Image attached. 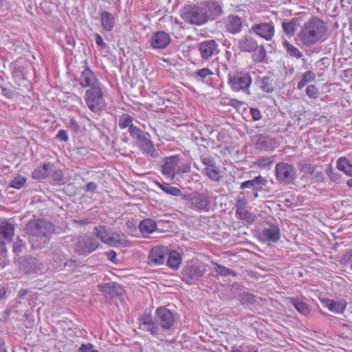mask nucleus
<instances>
[{"label": "nucleus", "instance_id": "59", "mask_svg": "<svg viewBox=\"0 0 352 352\" xmlns=\"http://www.w3.org/2000/svg\"><path fill=\"white\" fill-rule=\"evenodd\" d=\"M200 160L203 164H204L206 167L212 166V165L216 164L214 159L211 157H206L201 155Z\"/></svg>", "mask_w": 352, "mask_h": 352}, {"label": "nucleus", "instance_id": "6", "mask_svg": "<svg viewBox=\"0 0 352 352\" xmlns=\"http://www.w3.org/2000/svg\"><path fill=\"white\" fill-rule=\"evenodd\" d=\"M206 271V266L203 263L188 262L181 271L182 279L186 284L191 285L195 281L201 280Z\"/></svg>", "mask_w": 352, "mask_h": 352}, {"label": "nucleus", "instance_id": "20", "mask_svg": "<svg viewBox=\"0 0 352 352\" xmlns=\"http://www.w3.org/2000/svg\"><path fill=\"white\" fill-rule=\"evenodd\" d=\"M226 31L230 34H236L242 30V20L241 17L234 14H230L225 21Z\"/></svg>", "mask_w": 352, "mask_h": 352}, {"label": "nucleus", "instance_id": "17", "mask_svg": "<svg viewBox=\"0 0 352 352\" xmlns=\"http://www.w3.org/2000/svg\"><path fill=\"white\" fill-rule=\"evenodd\" d=\"M199 50L203 59H208L218 53V44L214 40H208L199 43Z\"/></svg>", "mask_w": 352, "mask_h": 352}, {"label": "nucleus", "instance_id": "26", "mask_svg": "<svg viewBox=\"0 0 352 352\" xmlns=\"http://www.w3.org/2000/svg\"><path fill=\"white\" fill-rule=\"evenodd\" d=\"M262 237L267 241L276 243L280 239V230L277 225H270L262 232Z\"/></svg>", "mask_w": 352, "mask_h": 352}, {"label": "nucleus", "instance_id": "22", "mask_svg": "<svg viewBox=\"0 0 352 352\" xmlns=\"http://www.w3.org/2000/svg\"><path fill=\"white\" fill-rule=\"evenodd\" d=\"M170 41L169 34L163 31H160L152 36L151 44L153 48L164 49L167 47Z\"/></svg>", "mask_w": 352, "mask_h": 352}, {"label": "nucleus", "instance_id": "47", "mask_svg": "<svg viewBox=\"0 0 352 352\" xmlns=\"http://www.w3.org/2000/svg\"><path fill=\"white\" fill-rule=\"evenodd\" d=\"M129 132L131 136L138 140V142L141 140L144 135V133L136 126H130V129H129Z\"/></svg>", "mask_w": 352, "mask_h": 352}, {"label": "nucleus", "instance_id": "8", "mask_svg": "<svg viewBox=\"0 0 352 352\" xmlns=\"http://www.w3.org/2000/svg\"><path fill=\"white\" fill-rule=\"evenodd\" d=\"M183 199L187 201L188 206L197 212H208L211 202L210 197L206 193L192 192L185 195Z\"/></svg>", "mask_w": 352, "mask_h": 352}, {"label": "nucleus", "instance_id": "46", "mask_svg": "<svg viewBox=\"0 0 352 352\" xmlns=\"http://www.w3.org/2000/svg\"><path fill=\"white\" fill-rule=\"evenodd\" d=\"M27 179L25 177L18 175L14 177L10 184V186L16 189H21L25 184Z\"/></svg>", "mask_w": 352, "mask_h": 352}, {"label": "nucleus", "instance_id": "10", "mask_svg": "<svg viewBox=\"0 0 352 352\" xmlns=\"http://www.w3.org/2000/svg\"><path fill=\"white\" fill-rule=\"evenodd\" d=\"M155 319L164 330L170 329L175 322L173 314L164 307H158L155 311Z\"/></svg>", "mask_w": 352, "mask_h": 352}, {"label": "nucleus", "instance_id": "35", "mask_svg": "<svg viewBox=\"0 0 352 352\" xmlns=\"http://www.w3.org/2000/svg\"><path fill=\"white\" fill-rule=\"evenodd\" d=\"M291 303L298 310V311L304 316H307L309 314L310 309L306 302L298 298H293L291 300Z\"/></svg>", "mask_w": 352, "mask_h": 352}, {"label": "nucleus", "instance_id": "41", "mask_svg": "<svg viewBox=\"0 0 352 352\" xmlns=\"http://www.w3.org/2000/svg\"><path fill=\"white\" fill-rule=\"evenodd\" d=\"M24 267L28 272H36L39 268L38 261L34 257L26 258Z\"/></svg>", "mask_w": 352, "mask_h": 352}, {"label": "nucleus", "instance_id": "39", "mask_svg": "<svg viewBox=\"0 0 352 352\" xmlns=\"http://www.w3.org/2000/svg\"><path fill=\"white\" fill-rule=\"evenodd\" d=\"M315 78L316 75L312 71H307L305 72L302 74L300 80L298 83L297 88L298 89H302L305 85L314 80Z\"/></svg>", "mask_w": 352, "mask_h": 352}, {"label": "nucleus", "instance_id": "25", "mask_svg": "<svg viewBox=\"0 0 352 352\" xmlns=\"http://www.w3.org/2000/svg\"><path fill=\"white\" fill-rule=\"evenodd\" d=\"M267 181L261 175L255 177L251 180L242 182L240 186L241 189L252 188L253 190H261L262 187L266 186Z\"/></svg>", "mask_w": 352, "mask_h": 352}, {"label": "nucleus", "instance_id": "60", "mask_svg": "<svg viewBox=\"0 0 352 352\" xmlns=\"http://www.w3.org/2000/svg\"><path fill=\"white\" fill-rule=\"evenodd\" d=\"M56 138L61 140V141H63L65 142H67L68 140H69V137L67 135V133L65 130L64 129H61L60 130L57 135H56Z\"/></svg>", "mask_w": 352, "mask_h": 352}, {"label": "nucleus", "instance_id": "23", "mask_svg": "<svg viewBox=\"0 0 352 352\" xmlns=\"http://www.w3.org/2000/svg\"><path fill=\"white\" fill-rule=\"evenodd\" d=\"M14 226L7 221L0 223V241L11 242L14 235Z\"/></svg>", "mask_w": 352, "mask_h": 352}, {"label": "nucleus", "instance_id": "3", "mask_svg": "<svg viewBox=\"0 0 352 352\" xmlns=\"http://www.w3.org/2000/svg\"><path fill=\"white\" fill-rule=\"evenodd\" d=\"M252 82V77L247 72L236 70L228 73V84L232 91L250 95V87Z\"/></svg>", "mask_w": 352, "mask_h": 352}, {"label": "nucleus", "instance_id": "42", "mask_svg": "<svg viewBox=\"0 0 352 352\" xmlns=\"http://www.w3.org/2000/svg\"><path fill=\"white\" fill-rule=\"evenodd\" d=\"M12 76L14 79V81L18 83L19 86L23 85L26 86L27 80L25 77L23 72L19 68H14L12 72Z\"/></svg>", "mask_w": 352, "mask_h": 352}, {"label": "nucleus", "instance_id": "2", "mask_svg": "<svg viewBox=\"0 0 352 352\" xmlns=\"http://www.w3.org/2000/svg\"><path fill=\"white\" fill-rule=\"evenodd\" d=\"M326 31L323 21L315 16L303 24L298 36L304 45L309 47L320 41Z\"/></svg>", "mask_w": 352, "mask_h": 352}, {"label": "nucleus", "instance_id": "55", "mask_svg": "<svg viewBox=\"0 0 352 352\" xmlns=\"http://www.w3.org/2000/svg\"><path fill=\"white\" fill-rule=\"evenodd\" d=\"M52 177L54 181L58 183H63L64 182V175L63 172L60 170H54L52 175Z\"/></svg>", "mask_w": 352, "mask_h": 352}, {"label": "nucleus", "instance_id": "50", "mask_svg": "<svg viewBox=\"0 0 352 352\" xmlns=\"http://www.w3.org/2000/svg\"><path fill=\"white\" fill-rule=\"evenodd\" d=\"M274 162V160L269 157H263L258 158L256 162V164L260 167L265 168L271 166Z\"/></svg>", "mask_w": 352, "mask_h": 352}, {"label": "nucleus", "instance_id": "13", "mask_svg": "<svg viewBox=\"0 0 352 352\" xmlns=\"http://www.w3.org/2000/svg\"><path fill=\"white\" fill-rule=\"evenodd\" d=\"M247 200L243 197H238L234 207L236 208V216L241 220L252 223L254 221V217L246 210Z\"/></svg>", "mask_w": 352, "mask_h": 352}, {"label": "nucleus", "instance_id": "9", "mask_svg": "<svg viewBox=\"0 0 352 352\" xmlns=\"http://www.w3.org/2000/svg\"><path fill=\"white\" fill-rule=\"evenodd\" d=\"M275 175L280 183L293 184L296 179V170L290 164L278 162L276 165Z\"/></svg>", "mask_w": 352, "mask_h": 352}, {"label": "nucleus", "instance_id": "51", "mask_svg": "<svg viewBox=\"0 0 352 352\" xmlns=\"http://www.w3.org/2000/svg\"><path fill=\"white\" fill-rule=\"evenodd\" d=\"M25 243L19 237H17L13 244V252L16 254H19L25 248Z\"/></svg>", "mask_w": 352, "mask_h": 352}, {"label": "nucleus", "instance_id": "18", "mask_svg": "<svg viewBox=\"0 0 352 352\" xmlns=\"http://www.w3.org/2000/svg\"><path fill=\"white\" fill-rule=\"evenodd\" d=\"M80 84L82 87H92L95 85H100L98 79L96 78L95 74L91 70L89 67L81 72L80 77Z\"/></svg>", "mask_w": 352, "mask_h": 352}, {"label": "nucleus", "instance_id": "31", "mask_svg": "<svg viewBox=\"0 0 352 352\" xmlns=\"http://www.w3.org/2000/svg\"><path fill=\"white\" fill-rule=\"evenodd\" d=\"M282 45L285 50L287 56L296 59L301 58L303 56L302 52L300 51L298 47L291 44L288 41L285 39L283 40Z\"/></svg>", "mask_w": 352, "mask_h": 352}, {"label": "nucleus", "instance_id": "30", "mask_svg": "<svg viewBox=\"0 0 352 352\" xmlns=\"http://www.w3.org/2000/svg\"><path fill=\"white\" fill-rule=\"evenodd\" d=\"M283 30L289 37L294 36L299 26V19L294 18L287 21H283L281 24Z\"/></svg>", "mask_w": 352, "mask_h": 352}, {"label": "nucleus", "instance_id": "14", "mask_svg": "<svg viewBox=\"0 0 352 352\" xmlns=\"http://www.w3.org/2000/svg\"><path fill=\"white\" fill-rule=\"evenodd\" d=\"M100 291L108 300L122 296L124 292L123 287L120 284L115 282L108 283L101 286Z\"/></svg>", "mask_w": 352, "mask_h": 352}, {"label": "nucleus", "instance_id": "54", "mask_svg": "<svg viewBox=\"0 0 352 352\" xmlns=\"http://www.w3.org/2000/svg\"><path fill=\"white\" fill-rule=\"evenodd\" d=\"M300 170L305 174H311L314 173L315 166L306 162H302L299 166Z\"/></svg>", "mask_w": 352, "mask_h": 352}, {"label": "nucleus", "instance_id": "38", "mask_svg": "<svg viewBox=\"0 0 352 352\" xmlns=\"http://www.w3.org/2000/svg\"><path fill=\"white\" fill-rule=\"evenodd\" d=\"M206 175L212 181H219L221 177L219 175L220 170L217 164L212 165V166H208L205 168Z\"/></svg>", "mask_w": 352, "mask_h": 352}, {"label": "nucleus", "instance_id": "53", "mask_svg": "<svg viewBox=\"0 0 352 352\" xmlns=\"http://www.w3.org/2000/svg\"><path fill=\"white\" fill-rule=\"evenodd\" d=\"M306 94L311 98H317L318 97V89L314 85H308L306 88Z\"/></svg>", "mask_w": 352, "mask_h": 352}, {"label": "nucleus", "instance_id": "11", "mask_svg": "<svg viewBox=\"0 0 352 352\" xmlns=\"http://www.w3.org/2000/svg\"><path fill=\"white\" fill-rule=\"evenodd\" d=\"M250 33L264 38L266 41H271L275 34L274 25L272 22H263L253 25L249 30Z\"/></svg>", "mask_w": 352, "mask_h": 352}, {"label": "nucleus", "instance_id": "61", "mask_svg": "<svg viewBox=\"0 0 352 352\" xmlns=\"http://www.w3.org/2000/svg\"><path fill=\"white\" fill-rule=\"evenodd\" d=\"M250 114L254 120H259L261 118V113L259 109L256 108L250 109Z\"/></svg>", "mask_w": 352, "mask_h": 352}, {"label": "nucleus", "instance_id": "44", "mask_svg": "<svg viewBox=\"0 0 352 352\" xmlns=\"http://www.w3.org/2000/svg\"><path fill=\"white\" fill-rule=\"evenodd\" d=\"M7 242L0 241V265L5 267L9 263V259L7 256V248L6 243Z\"/></svg>", "mask_w": 352, "mask_h": 352}, {"label": "nucleus", "instance_id": "45", "mask_svg": "<svg viewBox=\"0 0 352 352\" xmlns=\"http://www.w3.org/2000/svg\"><path fill=\"white\" fill-rule=\"evenodd\" d=\"M133 118L131 116L123 114L119 119V126L120 129H126V127L130 129V126H133Z\"/></svg>", "mask_w": 352, "mask_h": 352}, {"label": "nucleus", "instance_id": "19", "mask_svg": "<svg viewBox=\"0 0 352 352\" xmlns=\"http://www.w3.org/2000/svg\"><path fill=\"white\" fill-rule=\"evenodd\" d=\"M179 161V159L177 155L166 157L164 159V162L162 166V174L166 177L173 179L175 175L174 170L176 166L178 164Z\"/></svg>", "mask_w": 352, "mask_h": 352}, {"label": "nucleus", "instance_id": "24", "mask_svg": "<svg viewBox=\"0 0 352 352\" xmlns=\"http://www.w3.org/2000/svg\"><path fill=\"white\" fill-rule=\"evenodd\" d=\"M138 145L143 153H146L153 158L159 156V153L155 149L153 142L147 138L146 135L138 141Z\"/></svg>", "mask_w": 352, "mask_h": 352}, {"label": "nucleus", "instance_id": "16", "mask_svg": "<svg viewBox=\"0 0 352 352\" xmlns=\"http://www.w3.org/2000/svg\"><path fill=\"white\" fill-rule=\"evenodd\" d=\"M140 320L143 326L142 329L144 331H149L153 336H157L160 334L161 329L155 319L151 314H143L140 318Z\"/></svg>", "mask_w": 352, "mask_h": 352}, {"label": "nucleus", "instance_id": "7", "mask_svg": "<svg viewBox=\"0 0 352 352\" xmlns=\"http://www.w3.org/2000/svg\"><path fill=\"white\" fill-rule=\"evenodd\" d=\"M85 101L92 112H98L105 106L101 85H95L85 91Z\"/></svg>", "mask_w": 352, "mask_h": 352}, {"label": "nucleus", "instance_id": "34", "mask_svg": "<svg viewBox=\"0 0 352 352\" xmlns=\"http://www.w3.org/2000/svg\"><path fill=\"white\" fill-rule=\"evenodd\" d=\"M167 265L173 268L177 269L181 263L180 254L176 251L168 252Z\"/></svg>", "mask_w": 352, "mask_h": 352}, {"label": "nucleus", "instance_id": "58", "mask_svg": "<svg viewBox=\"0 0 352 352\" xmlns=\"http://www.w3.org/2000/svg\"><path fill=\"white\" fill-rule=\"evenodd\" d=\"M32 177L36 179H42L47 177L46 173L41 170V167L36 168L32 173Z\"/></svg>", "mask_w": 352, "mask_h": 352}, {"label": "nucleus", "instance_id": "52", "mask_svg": "<svg viewBox=\"0 0 352 352\" xmlns=\"http://www.w3.org/2000/svg\"><path fill=\"white\" fill-rule=\"evenodd\" d=\"M326 173L329 176V179L334 182L339 183L340 181V175L336 173L333 168L329 165L328 168L326 170Z\"/></svg>", "mask_w": 352, "mask_h": 352}, {"label": "nucleus", "instance_id": "4", "mask_svg": "<svg viewBox=\"0 0 352 352\" xmlns=\"http://www.w3.org/2000/svg\"><path fill=\"white\" fill-rule=\"evenodd\" d=\"M182 19L188 23L195 25H201L208 21L206 10L196 5L185 6L181 13Z\"/></svg>", "mask_w": 352, "mask_h": 352}, {"label": "nucleus", "instance_id": "33", "mask_svg": "<svg viewBox=\"0 0 352 352\" xmlns=\"http://www.w3.org/2000/svg\"><path fill=\"white\" fill-rule=\"evenodd\" d=\"M260 87L263 91L272 93L274 90L275 82L270 76H264L260 80Z\"/></svg>", "mask_w": 352, "mask_h": 352}, {"label": "nucleus", "instance_id": "43", "mask_svg": "<svg viewBox=\"0 0 352 352\" xmlns=\"http://www.w3.org/2000/svg\"><path fill=\"white\" fill-rule=\"evenodd\" d=\"M213 264L216 266L215 272L218 273L219 275L222 276H236V272L222 265H220L217 263H213Z\"/></svg>", "mask_w": 352, "mask_h": 352}, {"label": "nucleus", "instance_id": "48", "mask_svg": "<svg viewBox=\"0 0 352 352\" xmlns=\"http://www.w3.org/2000/svg\"><path fill=\"white\" fill-rule=\"evenodd\" d=\"M349 162L346 157H340L337 160V168L346 175V170L350 166Z\"/></svg>", "mask_w": 352, "mask_h": 352}, {"label": "nucleus", "instance_id": "40", "mask_svg": "<svg viewBox=\"0 0 352 352\" xmlns=\"http://www.w3.org/2000/svg\"><path fill=\"white\" fill-rule=\"evenodd\" d=\"M157 185L166 194L171 195L173 196H180L182 195V191L179 188L175 186H172L168 184H162L157 182Z\"/></svg>", "mask_w": 352, "mask_h": 352}, {"label": "nucleus", "instance_id": "36", "mask_svg": "<svg viewBox=\"0 0 352 352\" xmlns=\"http://www.w3.org/2000/svg\"><path fill=\"white\" fill-rule=\"evenodd\" d=\"M240 302L245 306L252 305L256 303V296L249 292H242L239 295Z\"/></svg>", "mask_w": 352, "mask_h": 352}, {"label": "nucleus", "instance_id": "1", "mask_svg": "<svg viewBox=\"0 0 352 352\" xmlns=\"http://www.w3.org/2000/svg\"><path fill=\"white\" fill-rule=\"evenodd\" d=\"M29 236V241L33 249L43 248L50 241L52 234L54 232V225L44 219L29 221L25 228Z\"/></svg>", "mask_w": 352, "mask_h": 352}, {"label": "nucleus", "instance_id": "28", "mask_svg": "<svg viewBox=\"0 0 352 352\" xmlns=\"http://www.w3.org/2000/svg\"><path fill=\"white\" fill-rule=\"evenodd\" d=\"M206 7L212 19L217 18L223 14V9L219 2L215 1H204L201 3Z\"/></svg>", "mask_w": 352, "mask_h": 352}, {"label": "nucleus", "instance_id": "32", "mask_svg": "<svg viewBox=\"0 0 352 352\" xmlns=\"http://www.w3.org/2000/svg\"><path fill=\"white\" fill-rule=\"evenodd\" d=\"M139 228L143 234H151L157 230V223L151 219H145L140 222Z\"/></svg>", "mask_w": 352, "mask_h": 352}, {"label": "nucleus", "instance_id": "29", "mask_svg": "<svg viewBox=\"0 0 352 352\" xmlns=\"http://www.w3.org/2000/svg\"><path fill=\"white\" fill-rule=\"evenodd\" d=\"M100 16L102 28L107 32L112 31L116 24V19L113 14L109 12L102 11Z\"/></svg>", "mask_w": 352, "mask_h": 352}, {"label": "nucleus", "instance_id": "27", "mask_svg": "<svg viewBox=\"0 0 352 352\" xmlns=\"http://www.w3.org/2000/svg\"><path fill=\"white\" fill-rule=\"evenodd\" d=\"M275 142L269 136L258 135L256 136L255 146L259 150L270 151L274 147Z\"/></svg>", "mask_w": 352, "mask_h": 352}, {"label": "nucleus", "instance_id": "15", "mask_svg": "<svg viewBox=\"0 0 352 352\" xmlns=\"http://www.w3.org/2000/svg\"><path fill=\"white\" fill-rule=\"evenodd\" d=\"M168 255V251L163 247L157 246L151 249L148 256V264L157 266L164 263Z\"/></svg>", "mask_w": 352, "mask_h": 352}, {"label": "nucleus", "instance_id": "49", "mask_svg": "<svg viewBox=\"0 0 352 352\" xmlns=\"http://www.w3.org/2000/svg\"><path fill=\"white\" fill-rule=\"evenodd\" d=\"M213 75V72L208 68L204 67L196 71L194 76L196 78L203 79L207 76Z\"/></svg>", "mask_w": 352, "mask_h": 352}, {"label": "nucleus", "instance_id": "12", "mask_svg": "<svg viewBox=\"0 0 352 352\" xmlns=\"http://www.w3.org/2000/svg\"><path fill=\"white\" fill-rule=\"evenodd\" d=\"M99 246L98 241L89 236H83L78 239L76 251L80 255H87L95 251Z\"/></svg>", "mask_w": 352, "mask_h": 352}, {"label": "nucleus", "instance_id": "64", "mask_svg": "<svg viewBox=\"0 0 352 352\" xmlns=\"http://www.w3.org/2000/svg\"><path fill=\"white\" fill-rule=\"evenodd\" d=\"M69 127L74 132H78L80 129V126L77 122V121L74 118H71L69 120Z\"/></svg>", "mask_w": 352, "mask_h": 352}, {"label": "nucleus", "instance_id": "37", "mask_svg": "<svg viewBox=\"0 0 352 352\" xmlns=\"http://www.w3.org/2000/svg\"><path fill=\"white\" fill-rule=\"evenodd\" d=\"M327 307L328 309L336 314H342L346 309V304L341 302H336L333 300L327 301Z\"/></svg>", "mask_w": 352, "mask_h": 352}, {"label": "nucleus", "instance_id": "56", "mask_svg": "<svg viewBox=\"0 0 352 352\" xmlns=\"http://www.w3.org/2000/svg\"><path fill=\"white\" fill-rule=\"evenodd\" d=\"M257 53H256V60L258 62H262L265 56H266V51L263 45L258 46L256 49Z\"/></svg>", "mask_w": 352, "mask_h": 352}, {"label": "nucleus", "instance_id": "62", "mask_svg": "<svg viewBox=\"0 0 352 352\" xmlns=\"http://www.w3.org/2000/svg\"><path fill=\"white\" fill-rule=\"evenodd\" d=\"M92 348H94V345L91 343L82 344L78 349V352H89Z\"/></svg>", "mask_w": 352, "mask_h": 352}, {"label": "nucleus", "instance_id": "57", "mask_svg": "<svg viewBox=\"0 0 352 352\" xmlns=\"http://www.w3.org/2000/svg\"><path fill=\"white\" fill-rule=\"evenodd\" d=\"M312 174V179L315 182H322L324 181V177L323 173L321 171L316 170V168H314V173Z\"/></svg>", "mask_w": 352, "mask_h": 352}, {"label": "nucleus", "instance_id": "63", "mask_svg": "<svg viewBox=\"0 0 352 352\" xmlns=\"http://www.w3.org/2000/svg\"><path fill=\"white\" fill-rule=\"evenodd\" d=\"M96 43L102 49H104L107 47V44L104 42L102 37L98 33L95 34Z\"/></svg>", "mask_w": 352, "mask_h": 352}, {"label": "nucleus", "instance_id": "5", "mask_svg": "<svg viewBox=\"0 0 352 352\" xmlns=\"http://www.w3.org/2000/svg\"><path fill=\"white\" fill-rule=\"evenodd\" d=\"M94 234L97 239L102 243L111 246L124 245L126 240L124 234L112 232L111 229L104 226H98L94 229Z\"/></svg>", "mask_w": 352, "mask_h": 352}, {"label": "nucleus", "instance_id": "21", "mask_svg": "<svg viewBox=\"0 0 352 352\" xmlns=\"http://www.w3.org/2000/svg\"><path fill=\"white\" fill-rule=\"evenodd\" d=\"M237 47L244 52H252L258 48V43L250 36H243L237 41Z\"/></svg>", "mask_w": 352, "mask_h": 352}]
</instances>
